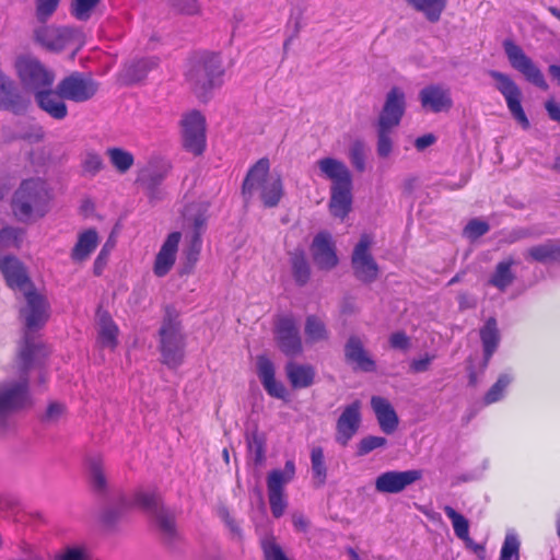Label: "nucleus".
Here are the masks:
<instances>
[{
  "instance_id": "f257e3e1",
  "label": "nucleus",
  "mask_w": 560,
  "mask_h": 560,
  "mask_svg": "<svg viewBox=\"0 0 560 560\" xmlns=\"http://www.w3.org/2000/svg\"><path fill=\"white\" fill-rule=\"evenodd\" d=\"M0 270L3 273L8 285L12 289L23 291L26 305L20 311L24 319L25 334L24 345L19 353V365L22 373H26L35 363H39L47 357L48 351L42 343H35L31 331L42 328L47 322L48 302L34 289L23 265L12 256L0 259Z\"/></svg>"
},
{
  "instance_id": "f03ea898",
  "label": "nucleus",
  "mask_w": 560,
  "mask_h": 560,
  "mask_svg": "<svg viewBox=\"0 0 560 560\" xmlns=\"http://www.w3.org/2000/svg\"><path fill=\"white\" fill-rule=\"evenodd\" d=\"M320 174L331 180L329 210L330 213L345 219L352 205V177L347 165L334 158H324L317 161Z\"/></svg>"
},
{
  "instance_id": "7ed1b4c3",
  "label": "nucleus",
  "mask_w": 560,
  "mask_h": 560,
  "mask_svg": "<svg viewBox=\"0 0 560 560\" xmlns=\"http://www.w3.org/2000/svg\"><path fill=\"white\" fill-rule=\"evenodd\" d=\"M406 112V95L398 88L393 86L386 94L383 107L374 124L376 129V152L378 156L388 158L393 151V130L400 125Z\"/></svg>"
},
{
  "instance_id": "20e7f679",
  "label": "nucleus",
  "mask_w": 560,
  "mask_h": 560,
  "mask_svg": "<svg viewBox=\"0 0 560 560\" xmlns=\"http://www.w3.org/2000/svg\"><path fill=\"white\" fill-rule=\"evenodd\" d=\"M224 72L221 56L203 51L191 59L186 80L197 97L206 101L210 93L222 84Z\"/></svg>"
},
{
  "instance_id": "39448f33",
  "label": "nucleus",
  "mask_w": 560,
  "mask_h": 560,
  "mask_svg": "<svg viewBox=\"0 0 560 560\" xmlns=\"http://www.w3.org/2000/svg\"><path fill=\"white\" fill-rule=\"evenodd\" d=\"M49 200L50 196L44 180L25 179L13 195L12 210L19 221L28 222L46 214Z\"/></svg>"
},
{
  "instance_id": "423d86ee",
  "label": "nucleus",
  "mask_w": 560,
  "mask_h": 560,
  "mask_svg": "<svg viewBox=\"0 0 560 560\" xmlns=\"http://www.w3.org/2000/svg\"><path fill=\"white\" fill-rule=\"evenodd\" d=\"M269 160H258L248 171L243 185L242 194L248 200L255 189L260 190V199L265 207L273 208L280 202L284 191L280 174L270 175Z\"/></svg>"
},
{
  "instance_id": "0eeeda50",
  "label": "nucleus",
  "mask_w": 560,
  "mask_h": 560,
  "mask_svg": "<svg viewBox=\"0 0 560 560\" xmlns=\"http://www.w3.org/2000/svg\"><path fill=\"white\" fill-rule=\"evenodd\" d=\"M159 335L162 362L168 368H177L184 359L185 337L182 332L178 314L174 307H165V315Z\"/></svg>"
},
{
  "instance_id": "6e6552de",
  "label": "nucleus",
  "mask_w": 560,
  "mask_h": 560,
  "mask_svg": "<svg viewBox=\"0 0 560 560\" xmlns=\"http://www.w3.org/2000/svg\"><path fill=\"white\" fill-rule=\"evenodd\" d=\"M295 475V465L292 460H287L284 469H272L267 476V490L270 510L276 518L281 517L287 509L284 499V487Z\"/></svg>"
},
{
  "instance_id": "1a4fd4ad",
  "label": "nucleus",
  "mask_w": 560,
  "mask_h": 560,
  "mask_svg": "<svg viewBox=\"0 0 560 560\" xmlns=\"http://www.w3.org/2000/svg\"><path fill=\"white\" fill-rule=\"evenodd\" d=\"M489 77L495 82V89L504 97L506 106L524 129L529 128V120L522 107V91L516 82L506 73L498 70H489Z\"/></svg>"
},
{
  "instance_id": "9d476101",
  "label": "nucleus",
  "mask_w": 560,
  "mask_h": 560,
  "mask_svg": "<svg viewBox=\"0 0 560 560\" xmlns=\"http://www.w3.org/2000/svg\"><path fill=\"white\" fill-rule=\"evenodd\" d=\"M504 52L511 67L520 72L529 83L537 88L547 91L549 85L545 80L541 70L536 63L525 54L523 48L511 39L503 42Z\"/></svg>"
},
{
  "instance_id": "9b49d317",
  "label": "nucleus",
  "mask_w": 560,
  "mask_h": 560,
  "mask_svg": "<svg viewBox=\"0 0 560 560\" xmlns=\"http://www.w3.org/2000/svg\"><path fill=\"white\" fill-rule=\"evenodd\" d=\"M183 147L198 156L206 149V118L199 110H190L180 120Z\"/></svg>"
},
{
  "instance_id": "f8f14e48",
  "label": "nucleus",
  "mask_w": 560,
  "mask_h": 560,
  "mask_svg": "<svg viewBox=\"0 0 560 560\" xmlns=\"http://www.w3.org/2000/svg\"><path fill=\"white\" fill-rule=\"evenodd\" d=\"M371 246V236L362 234L351 256L353 275L363 283L374 282L380 273L378 265L370 252Z\"/></svg>"
},
{
  "instance_id": "ddd939ff",
  "label": "nucleus",
  "mask_w": 560,
  "mask_h": 560,
  "mask_svg": "<svg viewBox=\"0 0 560 560\" xmlns=\"http://www.w3.org/2000/svg\"><path fill=\"white\" fill-rule=\"evenodd\" d=\"M57 85L59 86L61 96L74 103L88 102L92 100L98 91V83L92 75L78 71L65 77Z\"/></svg>"
},
{
  "instance_id": "4468645a",
  "label": "nucleus",
  "mask_w": 560,
  "mask_h": 560,
  "mask_svg": "<svg viewBox=\"0 0 560 560\" xmlns=\"http://www.w3.org/2000/svg\"><path fill=\"white\" fill-rule=\"evenodd\" d=\"M16 70L20 80L25 89L34 91H44L51 88L55 74L47 70L38 60L22 58L16 62Z\"/></svg>"
},
{
  "instance_id": "2eb2a0df",
  "label": "nucleus",
  "mask_w": 560,
  "mask_h": 560,
  "mask_svg": "<svg viewBox=\"0 0 560 560\" xmlns=\"http://www.w3.org/2000/svg\"><path fill=\"white\" fill-rule=\"evenodd\" d=\"M31 404L26 378L0 387V425L11 412L25 408Z\"/></svg>"
},
{
  "instance_id": "dca6fc26",
  "label": "nucleus",
  "mask_w": 560,
  "mask_h": 560,
  "mask_svg": "<svg viewBox=\"0 0 560 560\" xmlns=\"http://www.w3.org/2000/svg\"><path fill=\"white\" fill-rule=\"evenodd\" d=\"M275 339L279 349L288 357L299 355L303 350L299 328L292 316H281L277 319Z\"/></svg>"
},
{
  "instance_id": "f3484780",
  "label": "nucleus",
  "mask_w": 560,
  "mask_h": 560,
  "mask_svg": "<svg viewBox=\"0 0 560 560\" xmlns=\"http://www.w3.org/2000/svg\"><path fill=\"white\" fill-rule=\"evenodd\" d=\"M421 478L422 471L419 469L389 470L378 475L374 485L378 493L394 494L402 492L407 487L419 481Z\"/></svg>"
},
{
  "instance_id": "a211bd4d",
  "label": "nucleus",
  "mask_w": 560,
  "mask_h": 560,
  "mask_svg": "<svg viewBox=\"0 0 560 560\" xmlns=\"http://www.w3.org/2000/svg\"><path fill=\"white\" fill-rule=\"evenodd\" d=\"M361 402L354 400L346 406L337 419L336 423V442L341 446H347L349 441L358 432L361 424Z\"/></svg>"
},
{
  "instance_id": "6ab92c4d",
  "label": "nucleus",
  "mask_w": 560,
  "mask_h": 560,
  "mask_svg": "<svg viewBox=\"0 0 560 560\" xmlns=\"http://www.w3.org/2000/svg\"><path fill=\"white\" fill-rule=\"evenodd\" d=\"M312 258L320 270H331L338 265L335 244L327 232L318 233L311 244Z\"/></svg>"
},
{
  "instance_id": "aec40b11",
  "label": "nucleus",
  "mask_w": 560,
  "mask_h": 560,
  "mask_svg": "<svg viewBox=\"0 0 560 560\" xmlns=\"http://www.w3.org/2000/svg\"><path fill=\"white\" fill-rule=\"evenodd\" d=\"M423 109L432 113L448 112L453 107L451 91L441 84H429L419 92Z\"/></svg>"
},
{
  "instance_id": "412c9836",
  "label": "nucleus",
  "mask_w": 560,
  "mask_h": 560,
  "mask_svg": "<svg viewBox=\"0 0 560 560\" xmlns=\"http://www.w3.org/2000/svg\"><path fill=\"white\" fill-rule=\"evenodd\" d=\"M74 31L70 27L42 26L35 31L36 40L52 51H60L73 39Z\"/></svg>"
},
{
  "instance_id": "4be33fe9",
  "label": "nucleus",
  "mask_w": 560,
  "mask_h": 560,
  "mask_svg": "<svg viewBox=\"0 0 560 560\" xmlns=\"http://www.w3.org/2000/svg\"><path fill=\"white\" fill-rule=\"evenodd\" d=\"M35 101L38 107L56 120H62L68 115L66 98L59 93V86L56 90L48 88L44 91H37Z\"/></svg>"
},
{
  "instance_id": "5701e85b",
  "label": "nucleus",
  "mask_w": 560,
  "mask_h": 560,
  "mask_svg": "<svg viewBox=\"0 0 560 560\" xmlns=\"http://www.w3.org/2000/svg\"><path fill=\"white\" fill-rule=\"evenodd\" d=\"M345 359L353 365L354 370L362 372H374L376 370L375 361L364 349L362 340L358 336H350L345 345Z\"/></svg>"
},
{
  "instance_id": "b1692460",
  "label": "nucleus",
  "mask_w": 560,
  "mask_h": 560,
  "mask_svg": "<svg viewBox=\"0 0 560 560\" xmlns=\"http://www.w3.org/2000/svg\"><path fill=\"white\" fill-rule=\"evenodd\" d=\"M257 374L265 390L275 398L285 399L287 389L281 382L275 377V365L266 355L257 357Z\"/></svg>"
},
{
  "instance_id": "393cba45",
  "label": "nucleus",
  "mask_w": 560,
  "mask_h": 560,
  "mask_svg": "<svg viewBox=\"0 0 560 560\" xmlns=\"http://www.w3.org/2000/svg\"><path fill=\"white\" fill-rule=\"evenodd\" d=\"M84 465L92 489L97 493H105L108 488V481L105 472L104 456L98 452L90 451L84 456Z\"/></svg>"
},
{
  "instance_id": "a878e982",
  "label": "nucleus",
  "mask_w": 560,
  "mask_h": 560,
  "mask_svg": "<svg viewBox=\"0 0 560 560\" xmlns=\"http://www.w3.org/2000/svg\"><path fill=\"white\" fill-rule=\"evenodd\" d=\"M180 237L182 235L179 232H173L163 243L154 261L153 271L155 276L164 277L172 269L173 265L175 264Z\"/></svg>"
},
{
  "instance_id": "bb28decb",
  "label": "nucleus",
  "mask_w": 560,
  "mask_h": 560,
  "mask_svg": "<svg viewBox=\"0 0 560 560\" xmlns=\"http://www.w3.org/2000/svg\"><path fill=\"white\" fill-rule=\"evenodd\" d=\"M371 407L381 430L386 434L394 433L398 428L399 419L392 404L384 397L373 396Z\"/></svg>"
},
{
  "instance_id": "cd10ccee",
  "label": "nucleus",
  "mask_w": 560,
  "mask_h": 560,
  "mask_svg": "<svg viewBox=\"0 0 560 560\" xmlns=\"http://www.w3.org/2000/svg\"><path fill=\"white\" fill-rule=\"evenodd\" d=\"M23 108L22 97L14 82L0 71V109L19 112Z\"/></svg>"
},
{
  "instance_id": "c85d7f7f",
  "label": "nucleus",
  "mask_w": 560,
  "mask_h": 560,
  "mask_svg": "<svg viewBox=\"0 0 560 560\" xmlns=\"http://www.w3.org/2000/svg\"><path fill=\"white\" fill-rule=\"evenodd\" d=\"M480 339L483 347V368H486L500 342V332L494 317H489L480 329Z\"/></svg>"
},
{
  "instance_id": "c756f323",
  "label": "nucleus",
  "mask_w": 560,
  "mask_h": 560,
  "mask_svg": "<svg viewBox=\"0 0 560 560\" xmlns=\"http://www.w3.org/2000/svg\"><path fill=\"white\" fill-rule=\"evenodd\" d=\"M98 340L103 347L114 349L117 343L118 327L107 311L97 310Z\"/></svg>"
},
{
  "instance_id": "7c9ffc66",
  "label": "nucleus",
  "mask_w": 560,
  "mask_h": 560,
  "mask_svg": "<svg viewBox=\"0 0 560 560\" xmlns=\"http://www.w3.org/2000/svg\"><path fill=\"white\" fill-rule=\"evenodd\" d=\"M285 373L293 388H306L314 383L315 370L308 364L290 361L285 365Z\"/></svg>"
},
{
  "instance_id": "2f4dec72",
  "label": "nucleus",
  "mask_w": 560,
  "mask_h": 560,
  "mask_svg": "<svg viewBox=\"0 0 560 560\" xmlns=\"http://www.w3.org/2000/svg\"><path fill=\"white\" fill-rule=\"evenodd\" d=\"M158 65L155 59H140L125 66L120 78L125 84H133L143 80L148 72Z\"/></svg>"
},
{
  "instance_id": "473e14b6",
  "label": "nucleus",
  "mask_w": 560,
  "mask_h": 560,
  "mask_svg": "<svg viewBox=\"0 0 560 560\" xmlns=\"http://www.w3.org/2000/svg\"><path fill=\"white\" fill-rule=\"evenodd\" d=\"M98 244V235L94 229H89L79 234L78 242L71 250V258L81 262L88 259Z\"/></svg>"
},
{
  "instance_id": "72a5a7b5",
  "label": "nucleus",
  "mask_w": 560,
  "mask_h": 560,
  "mask_svg": "<svg viewBox=\"0 0 560 560\" xmlns=\"http://www.w3.org/2000/svg\"><path fill=\"white\" fill-rule=\"evenodd\" d=\"M526 257L541 264L560 261V243L549 240L542 244L533 246L527 249Z\"/></svg>"
},
{
  "instance_id": "f704fd0d",
  "label": "nucleus",
  "mask_w": 560,
  "mask_h": 560,
  "mask_svg": "<svg viewBox=\"0 0 560 560\" xmlns=\"http://www.w3.org/2000/svg\"><path fill=\"white\" fill-rule=\"evenodd\" d=\"M409 7L417 12H421L424 18L431 22L436 23L440 21L444 12L447 0H405Z\"/></svg>"
},
{
  "instance_id": "c9c22d12",
  "label": "nucleus",
  "mask_w": 560,
  "mask_h": 560,
  "mask_svg": "<svg viewBox=\"0 0 560 560\" xmlns=\"http://www.w3.org/2000/svg\"><path fill=\"white\" fill-rule=\"evenodd\" d=\"M290 264L295 283L304 287L311 278V267L303 249L296 248L290 253Z\"/></svg>"
},
{
  "instance_id": "e433bc0d",
  "label": "nucleus",
  "mask_w": 560,
  "mask_h": 560,
  "mask_svg": "<svg viewBox=\"0 0 560 560\" xmlns=\"http://www.w3.org/2000/svg\"><path fill=\"white\" fill-rule=\"evenodd\" d=\"M514 264L513 258L500 261L495 266L494 272L488 283L502 292L505 291L515 280V275L511 269Z\"/></svg>"
},
{
  "instance_id": "4c0bfd02",
  "label": "nucleus",
  "mask_w": 560,
  "mask_h": 560,
  "mask_svg": "<svg viewBox=\"0 0 560 560\" xmlns=\"http://www.w3.org/2000/svg\"><path fill=\"white\" fill-rule=\"evenodd\" d=\"M152 517L155 521L161 534L167 542H172L177 537V529L174 514L163 506Z\"/></svg>"
},
{
  "instance_id": "58836bf2",
  "label": "nucleus",
  "mask_w": 560,
  "mask_h": 560,
  "mask_svg": "<svg viewBox=\"0 0 560 560\" xmlns=\"http://www.w3.org/2000/svg\"><path fill=\"white\" fill-rule=\"evenodd\" d=\"M133 504L151 516L164 506L162 498L158 492L145 490H138L135 492Z\"/></svg>"
},
{
  "instance_id": "ea45409f",
  "label": "nucleus",
  "mask_w": 560,
  "mask_h": 560,
  "mask_svg": "<svg viewBox=\"0 0 560 560\" xmlns=\"http://www.w3.org/2000/svg\"><path fill=\"white\" fill-rule=\"evenodd\" d=\"M248 451L254 454V463L261 466L266 460V436L257 428L245 435Z\"/></svg>"
},
{
  "instance_id": "a19ab883",
  "label": "nucleus",
  "mask_w": 560,
  "mask_h": 560,
  "mask_svg": "<svg viewBox=\"0 0 560 560\" xmlns=\"http://www.w3.org/2000/svg\"><path fill=\"white\" fill-rule=\"evenodd\" d=\"M106 155L113 167L120 174L127 173L135 163L132 153L118 147L108 148Z\"/></svg>"
},
{
  "instance_id": "79ce46f5",
  "label": "nucleus",
  "mask_w": 560,
  "mask_h": 560,
  "mask_svg": "<svg viewBox=\"0 0 560 560\" xmlns=\"http://www.w3.org/2000/svg\"><path fill=\"white\" fill-rule=\"evenodd\" d=\"M445 514L451 518L455 535L466 541V544H471V539L469 538V523L466 517L456 512L452 506H444Z\"/></svg>"
},
{
  "instance_id": "37998d69",
  "label": "nucleus",
  "mask_w": 560,
  "mask_h": 560,
  "mask_svg": "<svg viewBox=\"0 0 560 560\" xmlns=\"http://www.w3.org/2000/svg\"><path fill=\"white\" fill-rule=\"evenodd\" d=\"M201 250V237L200 233L192 232L188 246L184 249V256L186 259L183 273H190L196 262L198 261L199 254Z\"/></svg>"
},
{
  "instance_id": "c03bdc74",
  "label": "nucleus",
  "mask_w": 560,
  "mask_h": 560,
  "mask_svg": "<svg viewBox=\"0 0 560 560\" xmlns=\"http://www.w3.org/2000/svg\"><path fill=\"white\" fill-rule=\"evenodd\" d=\"M312 471L315 479V485L322 487L326 482L327 468L324 459V452L322 447H314L311 452Z\"/></svg>"
},
{
  "instance_id": "a18cd8bd",
  "label": "nucleus",
  "mask_w": 560,
  "mask_h": 560,
  "mask_svg": "<svg viewBox=\"0 0 560 560\" xmlns=\"http://www.w3.org/2000/svg\"><path fill=\"white\" fill-rule=\"evenodd\" d=\"M305 335L313 342L328 338L325 324L315 315H310L306 317Z\"/></svg>"
},
{
  "instance_id": "49530a36",
  "label": "nucleus",
  "mask_w": 560,
  "mask_h": 560,
  "mask_svg": "<svg viewBox=\"0 0 560 560\" xmlns=\"http://www.w3.org/2000/svg\"><path fill=\"white\" fill-rule=\"evenodd\" d=\"M54 560H91V553L84 545H71L57 552Z\"/></svg>"
},
{
  "instance_id": "de8ad7c7",
  "label": "nucleus",
  "mask_w": 560,
  "mask_h": 560,
  "mask_svg": "<svg viewBox=\"0 0 560 560\" xmlns=\"http://www.w3.org/2000/svg\"><path fill=\"white\" fill-rule=\"evenodd\" d=\"M365 153L366 147L362 140L352 142L349 149V159L353 167L360 173L365 171Z\"/></svg>"
},
{
  "instance_id": "09e8293b",
  "label": "nucleus",
  "mask_w": 560,
  "mask_h": 560,
  "mask_svg": "<svg viewBox=\"0 0 560 560\" xmlns=\"http://www.w3.org/2000/svg\"><path fill=\"white\" fill-rule=\"evenodd\" d=\"M124 515L122 506H106L100 515L98 521L105 528H114Z\"/></svg>"
},
{
  "instance_id": "8fccbe9b",
  "label": "nucleus",
  "mask_w": 560,
  "mask_h": 560,
  "mask_svg": "<svg viewBox=\"0 0 560 560\" xmlns=\"http://www.w3.org/2000/svg\"><path fill=\"white\" fill-rule=\"evenodd\" d=\"M512 378L508 374H502L499 376L498 381L490 387V389L485 395V402L492 404L500 400L503 396V392L511 383Z\"/></svg>"
},
{
  "instance_id": "3c124183",
  "label": "nucleus",
  "mask_w": 560,
  "mask_h": 560,
  "mask_svg": "<svg viewBox=\"0 0 560 560\" xmlns=\"http://www.w3.org/2000/svg\"><path fill=\"white\" fill-rule=\"evenodd\" d=\"M101 0H73L72 14L80 21H86L91 16L92 10Z\"/></svg>"
},
{
  "instance_id": "603ef678",
  "label": "nucleus",
  "mask_w": 560,
  "mask_h": 560,
  "mask_svg": "<svg viewBox=\"0 0 560 560\" xmlns=\"http://www.w3.org/2000/svg\"><path fill=\"white\" fill-rule=\"evenodd\" d=\"M387 443V440L383 436L369 435L363 438L358 445V455L363 456L372 451L384 447Z\"/></svg>"
},
{
  "instance_id": "864d4df0",
  "label": "nucleus",
  "mask_w": 560,
  "mask_h": 560,
  "mask_svg": "<svg viewBox=\"0 0 560 560\" xmlns=\"http://www.w3.org/2000/svg\"><path fill=\"white\" fill-rule=\"evenodd\" d=\"M22 240V231L16 228L7 226L0 230V245L3 247H19Z\"/></svg>"
},
{
  "instance_id": "5fc2aeb1",
  "label": "nucleus",
  "mask_w": 560,
  "mask_h": 560,
  "mask_svg": "<svg viewBox=\"0 0 560 560\" xmlns=\"http://www.w3.org/2000/svg\"><path fill=\"white\" fill-rule=\"evenodd\" d=\"M60 0H36V18L39 22H46L57 10Z\"/></svg>"
},
{
  "instance_id": "6e6d98bb",
  "label": "nucleus",
  "mask_w": 560,
  "mask_h": 560,
  "mask_svg": "<svg viewBox=\"0 0 560 560\" xmlns=\"http://www.w3.org/2000/svg\"><path fill=\"white\" fill-rule=\"evenodd\" d=\"M518 549L520 541L517 537L513 534L506 535L501 549L500 560H511L513 556L518 559Z\"/></svg>"
},
{
  "instance_id": "4d7b16f0",
  "label": "nucleus",
  "mask_w": 560,
  "mask_h": 560,
  "mask_svg": "<svg viewBox=\"0 0 560 560\" xmlns=\"http://www.w3.org/2000/svg\"><path fill=\"white\" fill-rule=\"evenodd\" d=\"M490 226L486 221L479 219L470 220L464 229V234L471 240H476L485 235L489 231Z\"/></svg>"
},
{
  "instance_id": "13d9d810",
  "label": "nucleus",
  "mask_w": 560,
  "mask_h": 560,
  "mask_svg": "<svg viewBox=\"0 0 560 560\" xmlns=\"http://www.w3.org/2000/svg\"><path fill=\"white\" fill-rule=\"evenodd\" d=\"M265 560H289L281 547L272 539L262 541Z\"/></svg>"
},
{
  "instance_id": "bf43d9fd",
  "label": "nucleus",
  "mask_w": 560,
  "mask_h": 560,
  "mask_svg": "<svg viewBox=\"0 0 560 560\" xmlns=\"http://www.w3.org/2000/svg\"><path fill=\"white\" fill-rule=\"evenodd\" d=\"M103 160L100 154L95 152H88L82 162L83 171L90 175H95L103 168Z\"/></svg>"
},
{
  "instance_id": "052dcab7",
  "label": "nucleus",
  "mask_w": 560,
  "mask_h": 560,
  "mask_svg": "<svg viewBox=\"0 0 560 560\" xmlns=\"http://www.w3.org/2000/svg\"><path fill=\"white\" fill-rule=\"evenodd\" d=\"M389 346L393 349L407 351L411 347L410 338L404 331H396L389 336Z\"/></svg>"
},
{
  "instance_id": "680f3d73",
  "label": "nucleus",
  "mask_w": 560,
  "mask_h": 560,
  "mask_svg": "<svg viewBox=\"0 0 560 560\" xmlns=\"http://www.w3.org/2000/svg\"><path fill=\"white\" fill-rule=\"evenodd\" d=\"M172 5L182 13L195 14L198 12V0H170Z\"/></svg>"
},
{
  "instance_id": "e2e57ef3",
  "label": "nucleus",
  "mask_w": 560,
  "mask_h": 560,
  "mask_svg": "<svg viewBox=\"0 0 560 560\" xmlns=\"http://www.w3.org/2000/svg\"><path fill=\"white\" fill-rule=\"evenodd\" d=\"M114 245H115V242L109 238L103 246L102 250L100 252V254L94 262V272L96 275L101 273L102 268L106 264L108 254L113 249Z\"/></svg>"
},
{
  "instance_id": "0e129e2a",
  "label": "nucleus",
  "mask_w": 560,
  "mask_h": 560,
  "mask_svg": "<svg viewBox=\"0 0 560 560\" xmlns=\"http://www.w3.org/2000/svg\"><path fill=\"white\" fill-rule=\"evenodd\" d=\"M62 413H63V406L58 402H52L47 407L46 412L43 417V420L45 422L54 423L59 420V418L62 416Z\"/></svg>"
},
{
  "instance_id": "69168bd1",
  "label": "nucleus",
  "mask_w": 560,
  "mask_h": 560,
  "mask_svg": "<svg viewBox=\"0 0 560 560\" xmlns=\"http://www.w3.org/2000/svg\"><path fill=\"white\" fill-rule=\"evenodd\" d=\"M436 141V137L433 135V133H427V135H423L421 137H418L416 140H415V148L418 150V151H423L425 150L428 147L432 145L433 143H435Z\"/></svg>"
},
{
  "instance_id": "338daca9",
  "label": "nucleus",
  "mask_w": 560,
  "mask_h": 560,
  "mask_svg": "<svg viewBox=\"0 0 560 560\" xmlns=\"http://www.w3.org/2000/svg\"><path fill=\"white\" fill-rule=\"evenodd\" d=\"M432 359L433 357L425 355L424 358L413 360L410 364V369L416 373L425 372L429 369Z\"/></svg>"
},
{
  "instance_id": "774afa93",
  "label": "nucleus",
  "mask_w": 560,
  "mask_h": 560,
  "mask_svg": "<svg viewBox=\"0 0 560 560\" xmlns=\"http://www.w3.org/2000/svg\"><path fill=\"white\" fill-rule=\"evenodd\" d=\"M545 107L550 119L560 124V104L556 103L552 100H549L546 102Z\"/></svg>"
}]
</instances>
